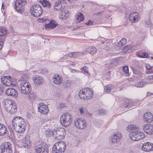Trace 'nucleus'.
<instances>
[{"label":"nucleus","instance_id":"nucleus-25","mask_svg":"<svg viewBox=\"0 0 153 153\" xmlns=\"http://www.w3.org/2000/svg\"><path fill=\"white\" fill-rule=\"evenodd\" d=\"M53 6L54 10L57 11H62L63 9L61 2L59 1H55L53 4Z\"/></svg>","mask_w":153,"mask_h":153},{"label":"nucleus","instance_id":"nucleus-12","mask_svg":"<svg viewBox=\"0 0 153 153\" xmlns=\"http://www.w3.org/2000/svg\"><path fill=\"white\" fill-rule=\"evenodd\" d=\"M74 122L75 126L78 129H82L86 127V121L83 119L78 118L75 120Z\"/></svg>","mask_w":153,"mask_h":153},{"label":"nucleus","instance_id":"nucleus-46","mask_svg":"<svg viewBox=\"0 0 153 153\" xmlns=\"http://www.w3.org/2000/svg\"><path fill=\"white\" fill-rule=\"evenodd\" d=\"M65 107V105L64 103H60L58 106L57 109L59 110H61L62 108Z\"/></svg>","mask_w":153,"mask_h":153},{"label":"nucleus","instance_id":"nucleus-2","mask_svg":"<svg viewBox=\"0 0 153 153\" xmlns=\"http://www.w3.org/2000/svg\"><path fill=\"white\" fill-rule=\"evenodd\" d=\"M93 93V91L91 88H86L80 90L79 93V95L82 99L88 100L92 97Z\"/></svg>","mask_w":153,"mask_h":153},{"label":"nucleus","instance_id":"nucleus-38","mask_svg":"<svg viewBox=\"0 0 153 153\" xmlns=\"http://www.w3.org/2000/svg\"><path fill=\"white\" fill-rule=\"evenodd\" d=\"M148 82H140L136 83L135 84V86L138 88H142L146 86Z\"/></svg>","mask_w":153,"mask_h":153},{"label":"nucleus","instance_id":"nucleus-11","mask_svg":"<svg viewBox=\"0 0 153 153\" xmlns=\"http://www.w3.org/2000/svg\"><path fill=\"white\" fill-rule=\"evenodd\" d=\"M1 153H12L11 145L10 143L5 142L1 146Z\"/></svg>","mask_w":153,"mask_h":153},{"label":"nucleus","instance_id":"nucleus-4","mask_svg":"<svg viewBox=\"0 0 153 153\" xmlns=\"http://www.w3.org/2000/svg\"><path fill=\"white\" fill-rule=\"evenodd\" d=\"M72 121L71 116L69 113H63L60 117V122L61 124L65 127L68 126Z\"/></svg>","mask_w":153,"mask_h":153},{"label":"nucleus","instance_id":"nucleus-43","mask_svg":"<svg viewBox=\"0 0 153 153\" xmlns=\"http://www.w3.org/2000/svg\"><path fill=\"white\" fill-rule=\"evenodd\" d=\"M29 97L31 100L35 99L37 98V96L34 92L31 91L29 94Z\"/></svg>","mask_w":153,"mask_h":153},{"label":"nucleus","instance_id":"nucleus-15","mask_svg":"<svg viewBox=\"0 0 153 153\" xmlns=\"http://www.w3.org/2000/svg\"><path fill=\"white\" fill-rule=\"evenodd\" d=\"M38 111L43 114H47L49 112L47 106L42 103L38 104Z\"/></svg>","mask_w":153,"mask_h":153},{"label":"nucleus","instance_id":"nucleus-13","mask_svg":"<svg viewBox=\"0 0 153 153\" xmlns=\"http://www.w3.org/2000/svg\"><path fill=\"white\" fill-rule=\"evenodd\" d=\"M66 132L63 128H60L58 130H56L55 136H54V138H56L58 140H60L64 138Z\"/></svg>","mask_w":153,"mask_h":153},{"label":"nucleus","instance_id":"nucleus-59","mask_svg":"<svg viewBox=\"0 0 153 153\" xmlns=\"http://www.w3.org/2000/svg\"><path fill=\"white\" fill-rule=\"evenodd\" d=\"M64 56L65 58H66L67 57V56H68V55H65Z\"/></svg>","mask_w":153,"mask_h":153},{"label":"nucleus","instance_id":"nucleus-52","mask_svg":"<svg viewBox=\"0 0 153 153\" xmlns=\"http://www.w3.org/2000/svg\"><path fill=\"white\" fill-rule=\"evenodd\" d=\"M85 24L88 25H93V22L91 20H88L87 23H86Z\"/></svg>","mask_w":153,"mask_h":153},{"label":"nucleus","instance_id":"nucleus-39","mask_svg":"<svg viewBox=\"0 0 153 153\" xmlns=\"http://www.w3.org/2000/svg\"><path fill=\"white\" fill-rule=\"evenodd\" d=\"M132 46L131 45H127L123 49L124 52L125 53L128 52L129 53L132 51Z\"/></svg>","mask_w":153,"mask_h":153},{"label":"nucleus","instance_id":"nucleus-3","mask_svg":"<svg viewBox=\"0 0 153 153\" xmlns=\"http://www.w3.org/2000/svg\"><path fill=\"white\" fill-rule=\"evenodd\" d=\"M4 107L6 111L10 114H14L17 110V106L15 102L11 100H6Z\"/></svg>","mask_w":153,"mask_h":153},{"label":"nucleus","instance_id":"nucleus-17","mask_svg":"<svg viewBox=\"0 0 153 153\" xmlns=\"http://www.w3.org/2000/svg\"><path fill=\"white\" fill-rule=\"evenodd\" d=\"M122 137V135L120 132L116 133L111 136L110 138L111 141L113 143H115L118 142Z\"/></svg>","mask_w":153,"mask_h":153},{"label":"nucleus","instance_id":"nucleus-16","mask_svg":"<svg viewBox=\"0 0 153 153\" xmlns=\"http://www.w3.org/2000/svg\"><path fill=\"white\" fill-rule=\"evenodd\" d=\"M142 150L145 152H149L153 150V143L147 142L143 144L141 147Z\"/></svg>","mask_w":153,"mask_h":153},{"label":"nucleus","instance_id":"nucleus-40","mask_svg":"<svg viewBox=\"0 0 153 153\" xmlns=\"http://www.w3.org/2000/svg\"><path fill=\"white\" fill-rule=\"evenodd\" d=\"M136 55L137 56L141 58H146L148 54L145 52H137L136 53Z\"/></svg>","mask_w":153,"mask_h":153},{"label":"nucleus","instance_id":"nucleus-47","mask_svg":"<svg viewBox=\"0 0 153 153\" xmlns=\"http://www.w3.org/2000/svg\"><path fill=\"white\" fill-rule=\"evenodd\" d=\"M4 85H0V95H2L4 93Z\"/></svg>","mask_w":153,"mask_h":153},{"label":"nucleus","instance_id":"nucleus-51","mask_svg":"<svg viewBox=\"0 0 153 153\" xmlns=\"http://www.w3.org/2000/svg\"><path fill=\"white\" fill-rule=\"evenodd\" d=\"M146 68L147 70H150L152 69V67L151 65H150L149 64H147L146 65Z\"/></svg>","mask_w":153,"mask_h":153},{"label":"nucleus","instance_id":"nucleus-49","mask_svg":"<svg viewBox=\"0 0 153 153\" xmlns=\"http://www.w3.org/2000/svg\"><path fill=\"white\" fill-rule=\"evenodd\" d=\"M99 112L100 114H105L106 111L104 109H101L99 111Z\"/></svg>","mask_w":153,"mask_h":153},{"label":"nucleus","instance_id":"nucleus-19","mask_svg":"<svg viewBox=\"0 0 153 153\" xmlns=\"http://www.w3.org/2000/svg\"><path fill=\"white\" fill-rule=\"evenodd\" d=\"M143 118L144 121L150 123L153 120V116L150 112H146L143 115Z\"/></svg>","mask_w":153,"mask_h":153},{"label":"nucleus","instance_id":"nucleus-18","mask_svg":"<svg viewBox=\"0 0 153 153\" xmlns=\"http://www.w3.org/2000/svg\"><path fill=\"white\" fill-rule=\"evenodd\" d=\"M143 129L146 133L149 134H153V125L151 124H146L143 126Z\"/></svg>","mask_w":153,"mask_h":153},{"label":"nucleus","instance_id":"nucleus-24","mask_svg":"<svg viewBox=\"0 0 153 153\" xmlns=\"http://www.w3.org/2000/svg\"><path fill=\"white\" fill-rule=\"evenodd\" d=\"M140 103V100H135L134 102L130 101L128 104H126L124 105L123 107L129 108L133 106H138L139 105Z\"/></svg>","mask_w":153,"mask_h":153},{"label":"nucleus","instance_id":"nucleus-35","mask_svg":"<svg viewBox=\"0 0 153 153\" xmlns=\"http://www.w3.org/2000/svg\"><path fill=\"white\" fill-rule=\"evenodd\" d=\"M40 2L44 7H47L48 8H50L51 4V3L48 1L46 0H41Z\"/></svg>","mask_w":153,"mask_h":153},{"label":"nucleus","instance_id":"nucleus-61","mask_svg":"<svg viewBox=\"0 0 153 153\" xmlns=\"http://www.w3.org/2000/svg\"><path fill=\"white\" fill-rule=\"evenodd\" d=\"M151 58L152 59H153V57H152V56L151 57Z\"/></svg>","mask_w":153,"mask_h":153},{"label":"nucleus","instance_id":"nucleus-62","mask_svg":"<svg viewBox=\"0 0 153 153\" xmlns=\"http://www.w3.org/2000/svg\"><path fill=\"white\" fill-rule=\"evenodd\" d=\"M73 71H75V70H72V72H73Z\"/></svg>","mask_w":153,"mask_h":153},{"label":"nucleus","instance_id":"nucleus-45","mask_svg":"<svg viewBox=\"0 0 153 153\" xmlns=\"http://www.w3.org/2000/svg\"><path fill=\"white\" fill-rule=\"evenodd\" d=\"M82 72L83 73L87 74L88 73L87 68L86 66H84L81 68Z\"/></svg>","mask_w":153,"mask_h":153},{"label":"nucleus","instance_id":"nucleus-54","mask_svg":"<svg viewBox=\"0 0 153 153\" xmlns=\"http://www.w3.org/2000/svg\"><path fill=\"white\" fill-rule=\"evenodd\" d=\"M152 95H153V93H152L150 92L147 93V96H149Z\"/></svg>","mask_w":153,"mask_h":153},{"label":"nucleus","instance_id":"nucleus-36","mask_svg":"<svg viewBox=\"0 0 153 153\" xmlns=\"http://www.w3.org/2000/svg\"><path fill=\"white\" fill-rule=\"evenodd\" d=\"M127 128L128 130L132 133L136 131L138 128L135 125L132 124L129 125L128 126Z\"/></svg>","mask_w":153,"mask_h":153},{"label":"nucleus","instance_id":"nucleus-26","mask_svg":"<svg viewBox=\"0 0 153 153\" xmlns=\"http://www.w3.org/2000/svg\"><path fill=\"white\" fill-rule=\"evenodd\" d=\"M33 81L36 84L39 85L42 84L43 80L42 77L38 75H35L33 77Z\"/></svg>","mask_w":153,"mask_h":153},{"label":"nucleus","instance_id":"nucleus-23","mask_svg":"<svg viewBox=\"0 0 153 153\" xmlns=\"http://www.w3.org/2000/svg\"><path fill=\"white\" fill-rule=\"evenodd\" d=\"M52 79L54 84L56 85L61 84L62 82V76L58 74L54 75L52 78Z\"/></svg>","mask_w":153,"mask_h":153},{"label":"nucleus","instance_id":"nucleus-31","mask_svg":"<svg viewBox=\"0 0 153 153\" xmlns=\"http://www.w3.org/2000/svg\"><path fill=\"white\" fill-rule=\"evenodd\" d=\"M83 55V53L80 52H74L69 53L68 54V57H74L76 58Z\"/></svg>","mask_w":153,"mask_h":153},{"label":"nucleus","instance_id":"nucleus-57","mask_svg":"<svg viewBox=\"0 0 153 153\" xmlns=\"http://www.w3.org/2000/svg\"><path fill=\"white\" fill-rule=\"evenodd\" d=\"M103 12V11L101 12L98 13H97V14H98V15H100L101 14V13L102 12Z\"/></svg>","mask_w":153,"mask_h":153},{"label":"nucleus","instance_id":"nucleus-7","mask_svg":"<svg viewBox=\"0 0 153 153\" xmlns=\"http://www.w3.org/2000/svg\"><path fill=\"white\" fill-rule=\"evenodd\" d=\"M30 12L33 16L35 17H38L42 14L43 9L40 5L34 4L31 6Z\"/></svg>","mask_w":153,"mask_h":153},{"label":"nucleus","instance_id":"nucleus-37","mask_svg":"<svg viewBox=\"0 0 153 153\" xmlns=\"http://www.w3.org/2000/svg\"><path fill=\"white\" fill-rule=\"evenodd\" d=\"M76 22L78 23L84 19V16L81 13H78L76 16Z\"/></svg>","mask_w":153,"mask_h":153},{"label":"nucleus","instance_id":"nucleus-9","mask_svg":"<svg viewBox=\"0 0 153 153\" xmlns=\"http://www.w3.org/2000/svg\"><path fill=\"white\" fill-rule=\"evenodd\" d=\"M36 153H48L49 149L47 145L44 143H41L35 147Z\"/></svg>","mask_w":153,"mask_h":153},{"label":"nucleus","instance_id":"nucleus-27","mask_svg":"<svg viewBox=\"0 0 153 153\" xmlns=\"http://www.w3.org/2000/svg\"><path fill=\"white\" fill-rule=\"evenodd\" d=\"M79 110L81 115L87 116H91V114L86 110V108L85 107H79Z\"/></svg>","mask_w":153,"mask_h":153},{"label":"nucleus","instance_id":"nucleus-21","mask_svg":"<svg viewBox=\"0 0 153 153\" xmlns=\"http://www.w3.org/2000/svg\"><path fill=\"white\" fill-rule=\"evenodd\" d=\"M5 94L7 96H11L14 97H16L18 96L16 91L12 88H8L6 90Z\"/></svg>","mask_w":153,"mask_h":153},{"label":"nucleus","instance_id":"nucleus-44","mask_svg":"<svg viewBox=\"0 0 153 153\" xmlns=\"http://www.w3.org/2000/svg\"><path fill=\"white\" fill-rule=\"evenodd\" d=\"M5 38L3 37H0V50L2 49Z\"/></svg>","mask_w":153,"mask_h":153},{"label":"nucleus","instance_id":"nucleus-1","mask_svg":"<svg viewBox=\"0 0 153 153\" xmlns=\"http://www.w3.org/2000/svg\"><path fill=\"white\" fill-rule=\"evenodd\" d=\"M12 123L13 127L16 132L21 133L25 131L26 124L25 120L22 117H15Z\"/></svg>","mask_w":153,"mask_h":153},{"label":"nucleus","instance_id":"nucleus-41","mask_svg":"<svg viewBox=\"0 0 153 153\" xmlns=\"http://www.w3.org/2000/svg\"><path fill=\"white\" fill-rule=\"evenodd\" d=\"M72 83V82L71 81L67 80L63 83V86L65 88H68L70 87Z\"/></svg>","mask_w":153,"mask_h":153},{"label":"nucleus","instance_id":"nucleus-34","mask_svg":"<svg viewBox=\"0 0 153 153\" xmlns=\"http://www.w3.org/2000/svg\"><path fill=\"white\" fill-rule=\"evenodd\" d=\"M56 130L53 129L46 130L45 134L48 137L53 136L54 138V136H55Z\"/></svg>","mask_w":153,"mask_h":153},{"label":"nucleus","instance_id":"nucleus-5","mask_svg":"<svg viewBox=\"0 0 153 153\" xmlns=\"http://www.w3.org/2000/svg\"><path fill=\"white\" fill-rule=\"evenodd\" d=\"M66 148V144L63 142L56 143L52 148L53 153H64Z\"/></svg>","mask_w":153,"mask_h":153},{"label":"nucleus","instance_id":"nucleus-56","mask_svg":"<svg viewBox=\"0 0 153 153\" xmlns=\"http://www.w3.org/2000/svg\"><path fill=\"white\" fill-rule=\"evenodd\" d=\"M4 5H3V3L2 4V7H1L2 10V9H4Z\"/></svg>","mask_w":153,"mask_h":153},{"label":"nucleus","instance_id":"nucleus-14","mask_svg":"<svg viewBox=\"0 0 153 153\" xmlns=\"http://www.w3.org/2000/svg\"><path fill=\"white\" fill-rule=\"evenodd\" d=\"M11 77L9 76H5L1 78V80L4 85L10 86L13 85V82L10 79Z\"/></svg>","mask_w":153,"mask_h":153},{"label":"nucleus","instance_id":"nucleus-48","mask_svg":"<svg viewBox=\"0 0 153 153\" xmlns=\"http://www.w3.org/2000/svg\"><path fill=\"white\" fill-rule=\"evenodd\" d=\"M123 71L124 73H128V68L127 66H125L123 68Z\"/></svg>","mask_w":153,"mask_h":153},{"label":"nucleus","instance_id":"nucleus-55","mask_svg":"<svg viewBox=\"0 0 153 153\" xmlns=\"http://www.w3.org/2000/svg\"><path fill=\"white\" fill-rule=\"evenodd\" d=\"M138 73H139V74H140V75L141 76H142V77L143 76V73L142 72H139Z\"/></svg>","mask_w":153,"mask_h":153},{"label":"nucleus","instance_id":"nucleus-50","mask_svg":"<svg viewBox=\"0 0 153 153\" xmlns=\"http://www.w3.org/2000/svg\"><path fill=\"white\" fill-rule=\"evenodd\" d=\"M147 79L148 80H153V75L148 76L147 77Z\"/></svg>","mask_w":153,"mask_h":153},{"label":"nucleus","instance_id":"nucleus-20","mask_svg":"<svg viewBox=\"0 0 153 153\" xmlns=\"http://www.w3.org/2000/svg\"><path fill=\"white\" fill-rule=\"evenodd\" d=\"M129 19L131 22L135 23L139 19V16L137 12H133L129 15Z\"/></svg>","mask_w":153,"mask_h":153},{"label":"nucleus","instance_id":"nucleus-28","mask_svg":"<svg viewBox=\"0 0 153 153\" xmlns=\"http://www.w3.org/2000/svg\"><path fill=\"white\" fill-rule=\"evenodd\" d=\"M86 51L91 55L95 54L97 51V49L94 46H90L86 49Z\"/></svg>","mask_w":153,"mask_h":153},{"label":"nucleus","instance_id":"nucleus-32","mask_svg":"<svg viewBox=\"0 0 153 153\" xmlns=\"http://www.w3.org/2000/svg\"><path fill=\"white\" fill-rule=\"evenodd\" d=\"M7 128L3 124L0 123V136H3L6 133Z\"/></svg>","mask_w":153,"mask_h":153},{"label":"nucleus","instance_id":"nucleus-33","mask_svg":"<svg viewBox=\"0 0 153 153\" xmlns=\"http://www.w3.org/2000/svg\"><path fill=\"white\" fill-rule=\"evenodd\" d=\"M69 13L68 11L65 10L59 15V18L62 20L65 19L69 16Z\"/></svg>","mask_w":153,"mask_h":153},{"label":"nucleus","instance_id":"nucleus-63","mask_svg":"<svg viewBox=\"0 0 153 153\" xmlns=\"http://www.w3.org/2000/svg\"><path fill=\"white\" fill-rule=\"evenodd\" d=\"M138 103V102H136V104Z\"/></svg>","mask_w":153,"mask_h":153},{"label":"nucleus","instance_id":"nucleus-42","mask_svg":"<svg viewBox=\"0 0 153 153\" xmlns=\"http://www.w3.org/2000/svg\"><path fill=\"white\" fill-rule=\"evenodd\" d=\"M119 46L120 47V48L123 49V46H125L126 44V40L125 39H122L119 42Z\"/></svg>","mask_w":153,"mask_h":153},{"label":"nucleus","instance_id":"nucleus-8","mask_svg":"<svg viewBox=\"0 0 153 153\" xmlns=\"http://www.w3.org/2000/svg\"><path fill=\"white\" fill-rule=\"evenodd\" d=\"M20 88L21 92L26 95L29 94L31 90L30 83L26 81H22L21 82Z\"/></svg>","mask_w":153,"mask_h":153},{"label":"nucleus","instance_id":"nucleus-29","mask_svg":"<svg viewBox=\"0 0 153 153\" xmlns=\"http://www.w3.org/2000/svg\"><path fill=\"white\" fill-rule=\"evenodd\" d=\"M114 87L111 85H109L105 86L104 88V92L106 93H109L114 91Z\"/></svg>","mask_w":153,"mask_h":153},{"label":"nucleus","instance_id":"nucleus-6","mask_svg":"<svg viewBox=\"0 0 153 153\" xmlns=\"http://www.w3.org/2000/svg\"><path fill=\"white\" fill-rule=\"evenodd\" d=\"M27 3L26 0H16L14 4L15 10L18 13H22L25 10V5Z\"/></svg>","mask_w":153,"mask_h":153},{"label":"nucleus","instance_id":"nucleus-10","mask_svg":"<svg viewBox=\"0 0 153 153\" xmlns=\"http://www.w3.org/2000/svg\"><path fill=\"white\" fill-rule=\"evenodd\" d=\"M129 136L132 140L137 141L144 138L145 137V134L142 132L137 131L132 133Z\"/></svg>","mask_w":153,"mask_h":153},{"label":"nucleus","instance_id":"nucleus-53","mask_svg":"<svg viewBox=\"0 0 153 153\" xmlns=\"http://www.w3.org/2000/svg\"><path fill=\"white\" fill-rule=\"evenodd\" d=\"M146 73L147 74H153V69L152 70L146 71Z\"/></svg>","mask_w":153,"mask_h":153},{"label":"nucleus","instance_id":"nucleus-30","mask_svg":"<svg viewBox=\"0 0 153 153\" xmlns=\"http://www.w3.org/2000/svg\"><path fill=\"white\" fill-rule=\"evenodd\" d=\"M22 145L26 148H30V141L27 139L26 137H24L22 142Z\"/></svg>","mask_w":153,"mask_h":153},{"label":"nucleus","instance_id":"nucleus-22","mask_svg":"<svg viewBox=\"0 0 153 153\" xmlns=\"http://www.w3.org/2000/svg\"><path fill=\"white\" fill-rule=\"evenodd\" d=\"M57 25L56 22L52 20L48 24H45V27L46 30H49L56 27Z\"/></svg>","mask_w":153,"mask_h":153},{"label":"nucleus","instance_id":"nucleus-58","mask_svg":"<svg viewBox=\"0 0 153 153\" xmlns=\"http://www.w3.org/2000/svg\"><path fill=\"white\" fill-rule=\"evenodd\" d=\"M44 71L45 72H43V73H45L46 74L47 72V70L46 69H44Z\"/></svg>","mask_w":153,"mask_h":153},{"label":"nucleus","instance_id":"nucleus-60","mask_svg":"<svg viewBox=\"0 0 153 153\" xmlns=\"http://www.w3.org/2000/svg\"><path fill=\"white\" fill-rule=\"evenodd\" d=\"M22 135H19V137H20V136H21Z\"/></svg>","mask_w":153,"mask_h":153}]
</instances>
